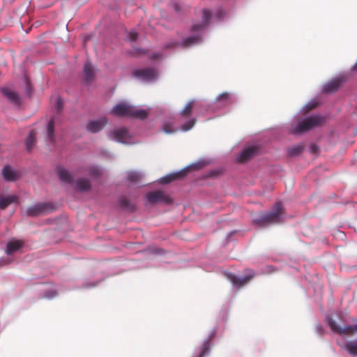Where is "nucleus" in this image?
<instances>
[{
    "label": "nucleus",
    "mask_w": 357,
    "mask_h": 357,
    "mask_svg": "<svg viewBox=\"0 0 357 357\" xmlns=\"http://www.w3.org/2000/svg\"><path fill=\"white\" fill-rule=\"evenodd\" d=\"M102 153L104 155H107L110 154L109 152H108L107 151H102Z\"/></svg>",
    "instance_id": "obj_51"
},
{
    "label": "nucleus",
    "mask_w": 357,
    "mask_h": 357,
    "mask_svg": "<svg viewBox=\"0 0 357 357\" xmlns=\"http://www.w3.org/2000/svg\"><path fill=\"white\" fill-rule=\"evenodd\" d=\"M218 331V326H214L200 344L194 348L195 352L198 354L200 356L199 357H208L211 355L213 346V340L216 337Z\"/></svg>",
    "instance_id": "obj_7"
},
{
    "label": "nucleus",
    "mask_w": 357,
    "mask_h": 357,
    "mask_svg": "<svg viewBox=\"0 0 357 357\" xmlns=\"http://www.w3.org/2000/svg\"><path fill=\"white\" fill-rule=\"evenodd\" d=\"M149 116V112L144 109H137L132 105V109L130 111V119L144 120Z\"/></svg>",
    "instance_id": "obj_26"
},
{
    "label": "nucleus",
    "mask_w": 357,
    "mask_h": 357,
    "mask_svg": "<svg viewBox=\"0 0 357 357\" xmlns=\"http://www.w3.org/2000/svg\"><path fill=\"white\" fill-rule=\"evenodd\" d=\"M278 270V268H276L275 266L272 265H268L264 268L263 272L264 273L266 274H271L274 273L275 271H277Z\"/></svg>",
    "instance_id": "obj_45"
},
{
    "label": "nucleus",
    "mask_w": 357,
    "mask_h": 357,
    "mask_svg": "<svg viewBox=\"0 0 357 357\" xmlns=\"http://www.w3.org/2000/svg\"><path fill=\"white\" fill-rule=\"evenodd\" d=\"M109 139L123 144H132V139L128 129L124 127L115 128L107 132Z\"/></svg>",
    "instance_id": "obj_11"
},
{
    "label": "nucleus",
    "mask_w": 357,
    "mask_h": 357,
    "mask_svg": "<svg viewBox=\"0 0 357 357\" xmlns=\"http://www.w3.org/2000/svg\"><path fill=\"white\" fill-rule=\"evenodd\" d=\"M326 121V116L320 114H313L304 118H300L290 128V133L301 135L317 127L321 126Z\"/></svg>",
    "instance_id": "obj_3"
},
{
    "label": "nucleus",
    "mask_w": 357,
    "mask_h": 357,
    "mask_svg": "<svg viewBox=\"0 0 357 357\" xmlns=\"http://www.w3.org/2000/svg\"><path fill=\"white\" fill-rule=\"evenodd\" d=\"M325 321L332 332L335 333L344 335L348 331L357 332V323L352 325L342 326L331 315H326Z\"/></svg>",
    "instance_id": "obj_12"
},
{
    "label": "nucleus",
    "mask_w": 357,
    "mask_h": 357,
    "mask_svg": "<svg viewBox=\"0 0 357 357\" xmlns=\"http://www.w3.org/2000/svg\"><path fill=\"white\" fill-rule=\"evenodd\" d=\"M351 70L353 71H357V61L351 66Z\"/></svg>",
    "instance_id": "obj_48"
},
{
    "label": "nucleus",
    "mask_w": 357,
    "mask_h": 357,
    "mask_svg": "<svg viewBox=\"0 0 357 357\" xmlns=\"http://www.w3.org/2000/svg\"><path fill=\"white\" fill-rule=\"evenodd\" d=\"M131 109H132V105L121 102L113 107L111 113L119 117L129 118Z\"/></svg>",
    "instance_id": "obj_16"
},
{
    "label": "nucleus",
    "mask_w": 357,
    "mask_h": 357,
    "mask_svg": "<svg viewBox=\"0 0 357 357\" xmlns=\"http://www.w3.org/2000/svg\"><path fill=\"white\" fill-rule=\"evenodd\" d=\"M88 174L94 178H99L103 174V169L98 165H91L88 167Z\"/></svg>",
    "instance_id": "obj_31"
},
{
    "label": "nucleus",
    "mask_w": 357,
    "mask_h": 357,
    "mask_svg": "<svg viewBox=\"0 0 357 357\" xmlns=\"http://www.w3.org/2000/svg\"><path fill=\"white\" fill-rule=\"evenodd\" d=\"M132 76L144 83H153L158 79V73L151 68H137L132 70Z\"/></svg>",
    "instance_id": "obj_10"
},
{
    "label": "nucleus",
    "mask_w": 357,
    "mask_h": 357,
    "mask_svg": "<svg viewBox=\"0 0 357 357\" xmlns=\"http://www.w3.org/2000/svg\"><path fill=\"white\" fill-rule=\"evenodd\" d=\"M200 356L193 351L192 357H199Z\"/></svg>",
    "instance_id": "obj_49"
},
{
    "label": "nucleus",
    "mask_w": 357,
    "mask_h": 357,
    "mask_svg": "<svg viewBox=\"0 0 357 357\" xmlns=\"http://www.w3.org/2000/svg\"><path fill=\"white\" fill-rule=\"evenodd\" d=\"M304 150V144L298 143L295 145L288 146L286 149V151L288 157L296 158L300 156Z\"/></svg>",
    "instance_id": "obj_25"
},
{
    "label": "nucleus",
    "mask_w": 357,
    "mask_h": 357,
    "mask_svg": "<svg viewBox=\"0 0 357 357\" xmlns=\"http://www.w3.org/2000/svg\"><path fill=\"white\" fill-rule=\"evenodd\" d=\"M161 130L166 134H173L175 132V130L173 128L172 125L167 122H165L162 124Z\"/></svg>",
    "instance_id": "obj_38"
},
{
    "label": "nucleus",
    "mask_w": 357,
    "mask_h": 357,
    "mask_svg": "<svg viewBox=\"0 0 357 357\" xmlns=\"http://www.w3.org/2000/svg\"><path fill=\"white\" fill-rule=\"evenodd\" d=\"M229 18V13L222 8H218L215 13L208 8L202 11V20L193 22L189 35L180 41L170 40L164 44L165 48L181 47L186 49L202 44L207 36L209 29L215 24L222 23Z\"/></svg>",
    "instance_id": "obj_1"
},
{
    "label": "nucleus",
    "mask_w": 357,
    "mask_h": 357,
    "mask_svg": "<svg viewBox=\"0 0 357 357\" xmlns=\"http://www.w3.org/2000/svg\"><path fill=\"white\" fill-rule=\"evenodd\" d=\"M15 202H17V197L15 195H0V209H5L12 203Z\"/></svg>",
    "instance_id": "obj_29"
},
{
    "label": "nucleus",
    "mask_w": 357,
    "mask_h": 357,
    "mask_svg": "<svg viewBox=\"0 0 357 357\" xmlns=\"http://www.w3.org/2000/svg\"><path fill=\"white\" fill-rule=\"evenodd\" d=\"M46 135L47 142L50 143H54L56 142L54 117H52L47 123Z\"/></svg>",
    "instance_id": "obj_24"
},
{
    "label": "nucleus",
    "mask_w": 357,
    "mask_h": 357,
    "mask_svg": "<svg viewBox=\"0 0 357 357\" xmlns=\"http://www.w3.org/2000/svg\"><path fill=\"white\" fill-rule=\"evenodd\" d=\"M259 149V146L257 144L246 146L236 155L235 160L238 163H245L253 157L258 155Z\"/></svg>",
    "instance_id": "obj_13"
},
{
    "label": "nucleus",
    "mask_w": 357,
    "mask_h": 357,
    "mask_svg": "<svg viewBox=\"0 0 357 357\" xmlns=\"http://www.w3.org/2000/svg\"><path fill=\"white\" fill-rule=\"evenodd\" d=\"M193 103H194L193 100L189 101L186 104V105L184 107V108L180 111V114H190L191 111H192V107Z\"/></svg>",
    "instance_id": "obj_41"
},
{
    "label": "nucleus",
    "mask_w": 357,
    "mask_h": 357,
    "mask_svg": "<svg viewBox=\"0 0 357 357\" xmlns=\"http://www.w3.org/2000/svg\"><path fill=\"white\" fill-rule=\"evenodd\" d=\"M225 275L227 279L229 280L234 286H236L238 288H240L241 287L244 285L247 282H248L252 276L251 275H248L245 276H237L235 274L230 272H226Z\"/></svg>",
    "instance_id": "obj_19"
},
{
    "label": "nucleus",
    "mask_w": 357,
    "mask_h": 357,
    "mask_svg": "<svg viewBox=\"0 0 357 357\" xmlns=\"http://www.w3.org/2000/svg\"><path fill=\"white\" fill-rule=\"evenodd\" d=\"M23 246L20 240L11 239L6 243L5 252L8 255H12Z\"/></svg>",
    "instance_id": "obj_23"
},
{
    "label": "nucleus",
    "mask_w": 357,
    "mask_h": 357,
    "mask_svg": "<svg viewBox=\"0 0 357 357\" xmlns=\"http://www.w3.org/2000/svg\"><path fill=\"white\" fill-rule=\"evenodd\" d=\"M118 204L119 207L125 211L134 212L137 210L136 204L131 202L125 196H121L119 197Z\"/></svg>",
    "instance_id": "obj_22"
},
{
    "label": "nucleus",
    "mask_w": 357,
    "mask_h": 357,
    "mask_svg": "<svg viewBox=\"0 0 357 357\" xmlns=\"http://www.w3.org/2000/svg\"><path fill=\"white\" fill-rule=\"evenodd\" d=\"M315 332H316L317 334H318L319 335H323L324 334H325L326 331L324 328V327H323V326L321 325V323L318 322V323L316 324V325H315Z\"/></svg>",
    "instance_id": "obj_44"
},
{
    "label": "nucleus",
    "mask_w": 357,
    "mask_h": 357,
    "mask_svg": "<svg viewBox=\"0 0 357 357\" xmlns=\"http://www.w3.org/2000/svg\"><path fill=\"white\" fill-rule=\"evenodd\" d=\"M238 232V230H232L228 232L225 238V241H227V243H229L231 241V237L233 236L234 234H237Z\"/></svg>",
    "instance_id": "obj_46"
},
{
    "label": "nucleus",
    "mask_w": 357,
    "mask_h": 357,
    "mask_svg": "<svg viewBox=\"0 0 357 357\" xmlns=\"http://www.w3.org/2000/svg\"><path fill=\"white\" fill-rule=\"evenodd\" d=\"M342 348L353 357H357V340L345 342Z\"/></svg>",
    "instance_id": "obj_28"
},
{
    "label": "nucleus",
    "mask_w": 357,
    "mask_h": 357,
    "mask_svg": "<svg viewBox=\"0 0 357 357\" xmlns=\"http://www.w3.org/2000/svg\"><path fill=\"white\" fill-rule=\"evenodd\" d=\"M229 317V310L227 309H222L220 310L218 317V322L219 324H225L227 323V321Z\"/></svg>",
    "instance_id": "obj_36"
},
{
    "label": "nucleus",
    "mask_w": 357,
    "mask_h": 357,
    "mask_svg": "<svg viewBox=\"0 0 357 357\" xmlns=\"http://www.w3.org/2000/svg\"><path fill=\"white\" fill-rule=\"evenodd\" d=\"M142 175V172L130 171L127 173V180L131 183H136Z\"/></svg>",
    "instance_id": "obj_34"
},
{
    "label": "nucleus",
    "mask_w": 357,
    "mask_h": 357,
    "mask_svg": "<svg viewBox=\"0 0 357 357\" xmlns=\"http://www.w3.org/2000/svg\"><path fill=\"white\" fill-rule=\"evenodd\" d=\"M58 296V291L54 289H45L39 294L40 298L52 300Z\"/></svg>",
    "instance_id": "obj_32"
},
{
    "label": "nucleus",
    "mask_w": 357,
    "mask_h": 357,
    "mask_svg": "<svg viewBox=\"0 0 357 357\" xmlns=\"http://www.w3.org/2000/svg\"><path fill=\"white\" fill-rule=\"evenodd\" d=\"M153 57H154V58H158V57H159V54H158V53H153Z\"/></svg>",
    "instance_id": "obj_50"
},
{
    "label": "nucleus",
    "mask_w": 357,
    "mask_h": 357,
    "mask_svg": "<svg viewBox=\"0 0 357 357\" xmlns=\"http://www.w3.org/2000/svg\"><path fill=\"white\" fill-rule=\"evenodd\" d=\"M1 91L10 103L18 106L22 104L21 97L18 92L6 87H2Z\"/></svg>",
    "instance_id": "obj_21"
},
{
    "label": "nucleus",
    "mask_w": 357,
    "mask_h": 357,
    "mask_svg": "<svg viewBox=\"0 0 357 357\" xmlns=\"http://www.w3.org/2000/svg\"><path fill=\"white\" fill-rule=\"evenodd\" d=\"M208 164L206 160H199L195 162H192L181 169L171 172L158 180L160 184L166 185L170 183L172 181L176 179L183 178L188 174L193 173L202 169L205 165Z\"/></svg>",
    "instance_id": "obj_5"
},
{
    "label": "nucleus",
    "mask_w": 357,
    "mask_h": 357,
    "mask_svg": "<svg viewBox=\"0 0 357 357\" xmlns=\"http://www.w3.org/2000/svg\"><path fill=\"white\" fill-rule=\"evenodd\" d=\"M222 173V171L218 169H212L206 173V176L208 178H213L219 176Z\"/></svg>",
    "instance_id": "obj_43"
},
{
    "label": "nucleus",
    "mask_w": 357,
    "mask_h": 357,
    "mask_svg": "<svg viewBox=\"0 0 357 357\" xmlns=\"http://www.w3.org/2000/svg\"><path fill=\"white\" fill-rule=\"evenodd\" d=\"M282 206L275 203L273 209L260 213L252 219V223L258 227H265L273 223H278L282 218Z\"/></svg>",
    "instance_id": "obj_6"
},
{
    "label": "nucleus",
    "mask_w": 357,
    "mask_h": 357,
    "mask_svg": "<svg viewBox=\"0 0 357 357\" xmlns=\"http://www.w3.org/2000/svg\"><path fill=\"white\" fill-rule=\"evenodd\" d=\"M337 318L340 319L339 316L337 314L335 315Z\"/></svg>",
    "instance_id": "obj_54"
},
{
    "label": "nucleus",
    "mask_w": 357,
    "mask_h": 357,
    "mask_svg": "<svg viewBox=\"0 0 357 357\" xmlns=\"http://www.w3.org/2000/svg\"><path fill=\"white\" fill-rule=\"evenodd\" d=\"M83 72L84 74L85 79L87 82L91 81L94 76H95V72L93 66L91 63L88 62L84 63L83 67Z\"/></svg>",
    "instance_id": "obj_30"
},
{
    "label": "nucleus",
    "mask_w": 357,
    "mask_h": 357,
    "mask_svg": "<svg viewBox=\"0 0 357 357\" xmlns=\"http://www.w3.org/2000/svg\"><path fill=\"white\" fill-rule=\"evenodd\" d=\"M146 197L149 204H156L158 203H164L170 204L172 203V199L162 191H154L148 192Z\"/></svg>",
    "instance_id": "obj_14"
},
{
    "label": "nucleus",
    "mask_w": 357,
    "mask_h": 357,
    "mask_svg": "<svg viewBox=\"0 0 357 357\" xmlns=\"http://www.w3.org/2000/svg\"><path fill=\"white\" fill-rule=\"evenodd\" d=\"M76 186L79 191L86 192L91 190V185L86 178H79L76 181Z\"/></svg>",
    "instance_id": "obj_27"
},
{
    "label": "nucleus",
    "mask_w": 357,
    "mask_h": 357,
    "mask_svg": "<svg viewBox=\"0 0 357 357\" xmlns=\"http://www.w3.org/2000/svg\"><path fill=\"white\" fill-rule=\"evenodd\" d=\"M55 210L56 206L51 202H38L29 206L25 211V214L28 216L36 217L46 215L54 211Z\"/></svg>",
    "instance_id": "obj_8"
},
{
    "label": "nucleus",
    "mask_w": 357,
    "mask_h": 357,
    "mask_svg": "<svg viewBox=\"0 0 357 357\" xmlns=\"http://www.w3.org/2000/svg\"><path fill=\"white\" fill-rule=\"evenodd\" d=\"M166 251L162 248L149 246L148 248L140 252L143 258H135L128 261V266L131 269H141L150 268L155 266V255H163Z\"/></svg>",
    "instance_id": "obj_4"
},
{
    "label": "nucleus",
    "mask_w": 357,
    "mask_h": 357,
    "mask_svg": "<svg viewBox=\"0 0 357 357\" xmlns=\"http://www.w3.org/2000/svg\"><path fill=\"white\" fill-rule=\"evenodd\" d=\"M1 174L3 179L8 182L16 181L20 177V174L10 165L3 167Z\"/></svg>",
    "instance_id": "obj_20"
},
{
    "label": "nucleus",
    "mask_w": 357,
    "mask_h": 357,
    "mask_svg": "<svg viewBox=\"0 0 357 357\" xmlns=\"http://www.w3.org/2000/svg\"><path fill=\"white\" fill-rule=\"evenodd\" d=\"M127 39L130 42H135L138 39V33L134 30H131L127 36Z\"/></svg>",
    "instance_id": "obj_42"
},
{
    "label": "nucleus",
    "mask_w": 357,
    "mask_h": 357,
    "mask_svg": "<svg viewBox=\"0 0 357 357\" xmlns=\"http://www.w3.org/2000/svg\"><path fill=\"white\" fill-rule=\"evenodd\" d=\"M26 93H30V91H29V87H28V86H26Z\"/></svg>",
    "instance_id": "obj_53"
},
{
    "label": "nucleus",
    "mask_w": 357,
    "mask_h": 357,
    "mask_svg": "<svg viewBox=\"0 0 357 357\" xmlns=\"http://www.w3.org/2000/svg\"><path fill=\"white\" fill-rule=\"evenodd\" d=\"M174 8H175V10H176V11H178V4H177V3H175V4H174Z\"/></svg>",
    "instance_id": "obj_52"
},
{
    "label": "nucleus",
    "mask_w": 357,
    "mask_h": 357,
    "mask_svg": "<svg viewBox=\"0 0 357 357\" xmlns=\"http://www.w3.org/2000/svg\"><path fill=\"white\" fill-rule=\"evenodd\" d=\"M56 172L58 178L61 183L66 184H72L74 182V176L73 173L69 172L66 168L61 165L56 167Z\"/></svg>",
    "instance_id": "obj_17"
},
{
    "label": "nucleus",
    "mask_w": 357,
    "mask_h": 357,
    "mask_svg": "<svg viewBox=\"0 0 357 357\" xmlns=\"http://www.w3.org/2000/svg\"><path fill=\"white\" fill-rule=\"evenodd\" d=\"M63 108V101L61 97H57L55 102V111L59 113Z\"/></svg>",
    "instance_id": "obj_40"
},
{
    "label": "nucleus",
    "mask_w": 357,
    "mask_h": 357,
    "mask_svg": "<svg viewBox=\"0 0 357 357\" xmlns=\"http://www.w3.org/2000/svg\"><path fill=\"white\" fill-rule=\"evenodd\" d=\"M309 151L311 154L313 155H319L320 152V146L314 142H312L309 144Z\"/></svg>",
    "instance_id": "obj_39"
},
{
    "label": "nucleus",
    "mask_w": 357,
    "mask_h": 357,
    "mask_svg": "<svg viewBox=\"0 0 357 357\" xmlns=\"http://www.w3.org/2000/svg\"><path fill=\"white\" fill-rule=\"evenodd\" d=\"M195 119H190L185 122H184L183 124H181L180 128L182 131L187 132L193 128V126L195 124Z\"/></svg>",
    "instance_id": "obj_35"
},
{
    "label": "nucleus",
    "mask_w": 357,
    "mask_h": 357,
    "mask_svg": "<svg viewBox=\"0 0 357 357\" xmlns=\"http://www.w3.org/2000/svg\"><path fill=\"white\" fill-rule=\"evenodd\" d=\"M36 143V134L35 132L29 131L25 141L26 149L27 151H31Z\"/></svg>",
    "instance_id": "obj_33"
},
{
    "label": "nucleus",
    "mask_w": 357,
    "mask_h": 357,
    "mask_svg": "<svg viewBox=\"0 0 357 357\" xmlns=\"http://www.w3.org/2000/svg\"><path fill=\"white\" fill-rule=\"evenodd\" d=\"M99 282V281L90 282L89 280H86L82 282L81 288L86 289H92L97 287Z\"/></svg>",
    "instance_id": "obj_37"
},
{
    "label": "nucleus",
    "mask_w": 357,
    "mask_h": 357,
    "mask_svg": "<svg viewBox=\"0 0 357 357\" xmlns=\"http://www.w3.org/2000/svg\"><path fill=\"white\" fill-rule=\"evenodd\" d=\"M324 104L321 94H317L312 99H310L305 105L300 109V112H306L319 108Z\"/></svg>",
    "instance_id": "obj_18"
},
{
    "label": "nucleus",
    "mask_w": 357,
    "mask_h": 357,
    "mask_svg": "<svg viewBox=\"0 0 357 357\" xmlns=\"http://www.w3.org/2000/svg\"><path fill=\"white\" fill-rule=\"evenodd\" d=\"M8 264V260L5 257H0V268Z\"/></svg>",
    "instance_id": "obj_47"
},
{
    "label": "nucleus",
    "mask_w": 357,
    "mask_h": 357,
    "mask_svg": "<svg viewBox=\"0 0 357 357\" xmlns=\"http://www.w3.org/2000/svg\"><path fill=\"white\" fill-rule=\"evenodd\" d=\"M108 121L106 117L99 118L98 119H91L88 121L86 127L87 132L96 134L100 132L107 124Z\"/></svg>",
    "instance_id": "obj_15"
},
{
    "label": "nucleus",
    "mask_w": 357,
    "mask_h": 357,
    "mask_svg": "<svg viewBox=\"0 0 357 357\" xmlns=\"http://www.w3.org/2000/svg\"><path fill=\"white\" fill-rule=\"evenodd\" d=\"M347 82V77L345 75H339L331 80L324 83L321 88L320 92L324 94H333L337 92L342 86Z\"/></svg>",
    "instance_id": "obj_9"
},
{
    "label": "nucleus",
    "mask_w": 357,
    "mask_h": 357,
    "mask_svg": "<svg viewBox=\"0 0 357 357\" xmlns=\"http://www.w3.org/2000/svg\"><path fill=\"white\" fill-rule=\"evenodd\" d=\"M238 101V96L234 92L225 91L218 94L213 100H202L196 105L197 112L204 114L208 112L226 113Z\"/></svg>",
    "instance_id": "obj_2"
}]
</instances>
